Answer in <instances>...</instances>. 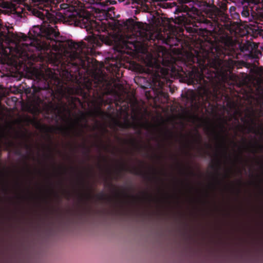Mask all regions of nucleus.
Listing matches in <instances>:
<instances>
[{
    "label": "nucleus",
    "instance_id": "10",
    "mask_svg": "<svg viewBox=\"0 0 263 263\" xmlns=\"http://www.w3.org/2000/svg\"><path fill=\"white\" fill-rule=\"evenodd\" d=\"M244 14H245V15H249V12H248V11H246V12H244Z\"/></svg>",
    "mask_w": 263,
    "mask_h": 263
},
{
    "label": "nucleus",
    "instance_id": "4",
    "mask_svg": "<svg viewBox=\"0 0 263 263\" xmlns=\"http://www.w3.org/2000/svg\"><path fill=\"white\" fill-rule=\"evenodd\" d=\"M12 41L15 44L16 54L15 56L23 57L28 56L27 51H31V47L33 44V41L23 34H13Z\"/></svg>",
    "mask_w": 263,
    "mask_h": 263
},
{
    "label": "nucleus",
    "instance_id": "9",
    "mask_svg": "<svg viewBox=\"0 0 263 263\" xmlns=\"http://www.w3.org/2000/svg\"><path fill=\"white\" fill-rule=\"evenodd\" d=\"M203 73L199 74V81H200L203 79Z\"/></svg>",
    "mask_w": 263,
    "mask_h": 263
},
{
    "label": "nucleus",
    "instance_id": "8",
    "mask_svg": "<svg viewBox=\"0 0 263 263\" xmlns=\"http://www.w3.org/2000/svg\"><path fill=\"white\" fill-rule=\"evenodd\" d=\"M263 75V68H260V71H259V77H262Z\"/></svg>",
    "mask_w": 263,
    "mask_h": 263
},
{
    "label": "nucleus",
    "instance_id": "5",
    "mask_svg": "<svg viewBox=\"0 0 263 263\" xmlns=\"http://www.w3.org/2000/svg\"><path fill=\"white\" fill-rule=\"evenodd\" d=\"M76 23L81 28H85L86 30H92L100 31V21L96 22L86 12H81L75 19Z\"/></svg>",
    "mask_w": 263,
    "mask_h": 263
},
{
    "label": "nucleus",
    "instance_id": "3",
    "mask_svg": "<svg viewBox=\"0 0 263 263\" xmlns=\"http://www.w3.org/2000/svg\"><path fill=\"white\" fill-rule=\"evenodd\" d=\"M34 15L45 20L47 19L50 23L55 22L57 13L51 8L49 0H30Z\"/></svg>",
    "mask_w": 263,
    "mask_h": 263
},
{
    "label": "nucleus",
    "instance_id": "11",
    "mask_svg": "<svg viewBox=\"0 0 263 263\" xmlns=\"http://www.w3.org/2000/svg\"><path fill=\"white\" fill-rule=\"evenodd\" d=\"M181 8H182V11L183 9H184V6L182 5Z\"/></svg>",
    "mask_w": 263,
    "mask_h": 263
},
{
    "label": "nucleus",
    "instance_id": "6",
    "mask_svg": "<svg viewBox=\"0 0 263 263\" xmlns=\"http://www.w3.org/2000/svg\"><path fill=\"white\" fill-rule=\"evenodd\" d=\"M258 45L254 43L248 42L241 48L243 52H247L246 53L250 58L257 59L261 55V52L257 49Z\"/></svg>",
    "mask_w": 263,
    "mask_h": 263
},
{
    "label": "nucleus",
    "instance_id": "2",
    "mask_svg": "<svg viewBox=\"0 0 263 263\" xmlns=\"http://www.w3.org/2000/svg\"><path fill=\"white\" fill-rule=\"evenodd\" d=\"M44 29L45 32H43L42 29L39 26H34L29 31V34L32 36L33 40L40 35L46 36V41L45 42L43 41L42 48L47 50L50 47H52L54 50H57V47H55V43H56L55 39L58 36L59 32L50 25H48Z\"/></svg>",
    "mask_w": 263,
    "mask_h": 263
},
{
    "label": "nucleus",
    "instance_id": "1",
    "mask_svg": "<svg viewBox=\"0 0 263 263\" xmlns=\"http://www.w3.org/2000/svg\"><path fill=\"white\" fill-rule=\"evenodd\" d=\"M87 40L90 45H86L84 43H73L71 42L69 46L71 47L70 51L67 53L66 56L69 57V61L72 62L73 60H77L78 61L72 63V64L78 65L82 63L83 54L82 49L84 47H95L100 46L101 43L103 42L107 45H111L114 41V37L111 36H105L104 35H98L95 33L90 35L87 37Z\"/></svg>",
    "mask_w": 263,
    "mask_h": 263
},
{
    "label": "nucleus",
    "instance_id": "7",
    "mask_svg": "<svg viewBox=\"0 0 263 263\" xmlns=\"http://www.w3.org/2000/svg\"><path fill=\"white\" fill-rule=\"evenodd\" d=\"M238 31L240 35H245L248 33V30L246 29V27L242 25H240L238 27Z\"/></svg>",
    "mask_w": 263,
    "mask_h": 263
},
{
    "label": "nucleus",
    "instance_id": "12",
    "mask_svg": "<svg viewBox=\"0 0 263 263\" xmlns=\"http://www.w3.org/2000/svg\"><path fill=\"white\" fill-rule=\"evenodd\" d=\"M24 0H19V2H23Z\"/></svg>",
    "mask_w": 263,
    "mask_h": 263
}]
</instances>
